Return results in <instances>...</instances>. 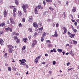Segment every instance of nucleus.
<instances>
[{
  "mask_svg": "<svg viewBox=\"0 0 79 79\" xmlns=\"http://www.w3.org/2000/svg\"><path fill=\"white\" fill-rule=\"evenodd\" d=\"M29 7V6L27 4H23L22 5V8L23 10V11L24 12L26 13V9L28 8Z\"/></svg>",
  "mask_w": 79,
  "mask_h": 79,
  "instance_id": "f257e3e1",
  "label": "nucleus"
},
{
  "mask_svg": "<svg viewBox=\"0 0 79 79\" xmlns=\"http://www.w3.org/2000/svg\"><path fill=\"white\" fill-rule=\"evenodd\" d=\"M7 47H8L9 48L8 51L9 53H11L13 52V49L12 48H14V47L11 45H8Z\"/></svg>",
  "mask_w": 79,
  "mask_h": 79,
  "instance_id": "f03ea898",
  "label": "nucleus"
},
{
  "mask_svg": "<svg viewBox=\"0 0 79 79\" xmlns=\"http://www.w3.org/2000/svg\"><path fill=\"white\" fill-rule=\"evenodd\" d=\"M37 44V41L36 40H34L33 41V43H32L31 47L33 48L34 46Z\"/></svg>",
  "mask_w": 79,
  "mask_h": 79,
  "instance_id": "7ed1b4c3",
  "label": "nucleus"
},
{
  "mask_svg": "<svg viewBox=\"0 0 79 79\" xmlns=\"http://www.w3.org/2000/svg\"><path fill=\"white\" fill-rule=\"evenodd\" d=\"M28 19L30 22H32L33 21L34 19L32 16H30L29 17V19Z\"/></svg>",
  "mask_w": 79,
  "mask_h": 79,
  "instance_id": "20e7f679",
  "label": "nucleus"
},
{
  "mask_svg": "<svg viewBox=\"0 0 79 79\" xmlns=\"http://www.w3.org/2000/svg\"><path fill=\"white\" fill-rule=\"evenodd\" d=\"M44 28H43V27H41V28H38V30L40 32H44V30H43Z\"/></svg>",
  "mask_w": 79,
  "mask_h": 79,
  "instance_id": "39448f33",
  "label": "nucleus"
},
{
  "mask_svg": "<svg viewBox=\"0 0 79 79\" xmlns=\"http://www.w3.org/2000/svg\"><path fill=\"white\" fill-rule=\"evenodd\" d=\"M4 41L3 40H0V44L1 45H4Z\"/></svg>",
  "mask_w": 79,
  "mask_h": 79,
  "instance_id": "423d86ee",
  "label": "nucleus"
},
{
  "mask_svg": "<svg viewBox=\"0 0 79 79\" xmlns=\"http://www.w3.org/2000/svg\"><path fill=\"white\" fill-rule=\"evenodd\" d=\"M62 28L64 31V32L65 33H66V32H67V29L66 28V27H63Z\"/></svg>",
  "mask_w": 79,
  "mask_h": 79,
  "instance_id": "0eeeda50",
  "label": "nucleus"
},
{
  "mask_svg": "<svg viewBox=\"0 0 79 79\" xmlns=\"http://www.w3.org/2000/svg\"><path fill=\"white\" fill-rule=\"evenodd\" d=\"M33 25L34 27L36 28L38 27V25H37L36 23L34 22L33 23Z\"/></svg>",
  "mask_w": 79,
  "mask_h": 79,
  "instance_id": "6e6552de",
  "label": "nucleus"
},
{
  "mask_svg": "<svg viewBox=\"0 0 79 79\" xmlns=\"http://www.w3.org/2000/svg\"><path fill=\"white\" fill-rule=\"evenodd\" d=\"M55 34L53 35V37H57L58 36V34L57 33V31H56L55 32Z\"/></svg>",
  "mask_w": 79,
  "mask_h": 79,
  "instance_id": "1a4fd4ad",
  "label": "nucleus"
},
{
  "mask_svg": "<svg viewBox=\"0 0 79 79\" xmlns=\"http://www.w3.org/2000/svg\"><path fill=\"white\" fill-rule=\"evenodd\" d=\"M76 7H74L72 9V11L73 13H74L76 11Z\"/></svg>",
  "mask_w": 79,
  "mask_h": 79,
  "instance_id": "9d476101",
  "label": "nucleus"
},
{
  "mask_svg": "<svg viewBox=\"0 0 79 79\" xmlns=\"http://www.w3.org/2000/svg\"><path fill=\"white\" fill-rule=\"evenodd\" d=\"M18 15L19 16H22V13H21V11H18Z\"/></svg>",
  "mask_w": 79,
  "mask_h": 79,
  "instance_id": "9b49d317",
  "label": "nucleus"
},
{
  "mask_svg": "<svg viewBox=\"0 0 79 79\" xmlns=\"http://www.w3.org/2000/svg\"><path fill=\"white\" fill-rule=\"evenodd\" d=\"M75 36V34H71L69 36V37L71 38H74V36Z\"/></svg>",
  "mask_w": 79,
  "mask_h": 79,
  "instance_id": "f8f14e48",
  "label": "nucleus"
},
{
  "mask_svg": "<svg viewBox=\"0 0 79 79\" xmlns=\"http://www.w3.org/2000/svg\"><path fill=\"white\" fill-rule=\"evenodd\" d=\"M15 2L16 5H18L19 4V2H18V0H15Z\"/></svg>",
  "mask_w": 79,
  "mask_h": 79,
  "instance_id": "ddd939ff",
  "label": "nucleus"
},
{
  "mask_svg": "<svg viewBox=\"0 0 79 79\" xmlns=\"http://www.w3.org/2000/svg\"><path fill=\"white\" fill-rule=\"evenodd\" d=\"M44 39H45V38H44V37L43 36V35H42V37L41 38V42H43L44 40Z\"/></svg>",
  "mask_w": 79,
  "mask_h": 79,
  "instance_id": "4468645a",
  "label": "nucleus"
},
{
  "mask_svg": "<svg viewBox=\"0 0 79 79\" xmlns=\"http://www.w3.org/2000/svg\"><path fill=\"white\" fill-rule=\"evenodd\" d=\"M28 31L30 32H32L33 31H32V28H30L28 29Z\"/></svg>",
  "mask_w": 79,
  "mask_h": 79,
  "instance_id": "2eb2a0df",
  "label": "nucleus"
},
{
  "mask_svg": "<svg viewBox=\"0 0 79 79\" xmlns=\"http://www.w3.org/2000/svg\"><path fill=\"white\" fill-rule=\"evenodd\" d=\"M7 14V12H6V11H5L4 12V17H6V15Z\"/></svg>",
  "mask_w": 79,
  "mask_h": 79,
  "instance_id": "dca6fc26",
  "label": "nucleus"
},
{
  "mask_svg": "<svg viewBox=\"0 0 79 79\" xmlns=\"http://www.w3.org/2000/svg\"><path fill=\"white\" fill-rule=\"evenodd\" d=\"M57 51H58V52H59L60 53H61L62 52H63V50H62V49H60L58 48L57 49Z\"/></svg>",
  "mask_w": 79,
  "mask_h": 79,
  "instance_id": "f3484780",
  "label": "nucleus"
},
{
  "mask_svg": "<svg viewBox=\"0 0 79 79\" xmlns=\"http://www.w3.org/2000/svg\"><path fill=\"white\" fill-rule=\"evenodd\" d=\"M27 40V39L26 38H24L23 39V41H24L25 43H26V42H27V41H26V40Z\"/></svg>",
  "mask_w": 79,
  "mask_h": 79,
  "instance_id": "a211bd4d",
  "label": "nucleus"
},
{
  "mask_svg": "<svg viewBox=\"0 0 79 79\" xmlns=\"http://www.w3.org/2000/svg\"><path fill=\"white\" fill-rule=\"evenodd\" d=\"M20 64L23 65V66H25V65L26 64L25 63L21 62L20 63Z\"/></svg>",
  "mask_w": 79,
  "mask_h": 79,
  "instance_id": "6ab92c4d",
  "label": "nucleus"
},
{
  "mask_svg": "<svg viewBox=\"0 0 79 79\" xmlns=\"http://www.w3.org/2000/svg\"><path fill=\"white\" fill-rule=\"evenodd\" d=\"M1 24H2V27H3V26H5L6 25H5V23L4 22H3L1 23Z\"/></svg>",
  "mask_w": 79,
  "mask_h": 79,
  "instance_id": "aec40b11",
  "label": "nucleus"
},
{
  "mask_svg": "<svg viewBox=\"0 0 79 79\" xmlns=\"http://www.w3.org/2000/svg\"><path fill=\"white\" fill-rule=\"evenodd\" d=\"M17 10V9L16 8H14L13 9V13H15Z\"/></svg>",
  "mask_w": 79,
  "mask_h": 79,
  "instance_id": "412c9836",
  "label": "nucleus"
},
{
  "mask_svg": "<svg viewBox=\"0 0 79 79\" xmlns=\"http://www.w3.org/2000/svg\"><path fill=\"white\" fill-rule=\"evenodd\" d=\"M26 60L24 59H22V61L21 62V63H26Z\"/></svg>",
  "mask_w": 79,
  "mask_h": 79,
  "instance_id": "4be33fe9",
  "label": "nucleus"
},
{
  "mask_svg": "<svg viewBox=\"0 0 79 79\" xmlns=\"http://www.w3.org/2000/svg\"><path fill=\"white\" fill-rule=\"evenodd\" d=\"M48 47L49 48H50L51 47H52V44H48Z\"/></svg>",
  "mask_w": 79,
  "mask_h": 79,
  "instance_id": "5701e85b",
  "label": "nucleus"
},
{
  "mask_svg": "<svg viewBox=\"0 0 79 79\" xmlns=\"http://www.w3.org/2000/svg\"><path fill=\"white\" fill-rule=\"evenodd\" d=\"M63 15H64V18H65V17L66 16V14L65 13V12H64L63 13Z\"/></svg>",
  "mask_w": 79,
  "mask_h": 79,
  "instance_id": "b1692460",
  "label": "nucleus"
},
{
  "mask_svg": "<svg viewBox=\"0 0 79 79\" xmlns=\"http://www.w3.org/2000/svg\"><path fill=\"white\" fill-rule=\"evenodd\" d=\"M10 29V27H9L6 28H5V30L6 31H8Z\"/></svg>",
  "mask_w": 79,
  "mask_h": 79,
  "instance_id": "393cba45",
  "label": "nucleus"
},
{
  "mask_svg": "<svg viewBox=\"0 0 79 79\" xmlns=\"http://www.w3.org/2000/svg\"><path fill=\"white\" fill-rule=\"evenodd\" d=\"M42 35H43V37H44V36H45L46 35V33H45V32H44L42 34Z\"/></svg>",
  "mask_w": 79,
  "mask_h": 79,
  "instance_id": "a878e982",
  "label": "nucleus"
},
{
  "mask_svg": "<svg viewBox=\"0 0 79 79\" xmlns=\"http://www.w3.org/2000/svg\"><path fill=\"white\" fill-rule=\"evenodd\" d=\"M35 63H36V64L37 63H38V62H39V60L37 59H35Z\"/></svg>",
  "mask_w": 79,
  "mask_h": 79,
  "instance_id": "bb28decb",
  "label": "nucleus"
},
{
  "mask_svg": "<svg viewBox=\"0 0 79 79\" xmlns=\"http://www.w3.org/2000/svg\"><path fill=\"white\" fill-rule=\"evenodd\" d=\"M25 48H26V46H24L22 48V50H24Z\"/></svg>",
  "mask_w": 79,
  "mask_h": 79,
  "instance_id": "cd10ccee",
  "label": "nucleus"
},
{
  "mask_svg": "<svg viewBox=\"0 0 79 79\" xmlns=\"http://www.w3.org/2000/svg\"><path fill=\"white\" fill-rule=\"evenodd\" d=\"M73 44H77V41H74V40H73Z\"/></svg>",
  "mask_w": 79,
  "mask_h": 79,
  "instance_id": "c85d7f7f",
  "label": "nucleus"
},
{
  "mask_svg": "<svg viewBox=\"0 0 79 79\" xmlns=\"http://www.w3.org/2000/svg\"><path fill=\"white\" fill-rule=\"evenodd\" d=\"M42 32H40V31H39L38 32V35H41V34H42Z\"/></svg>",
  "mask_w": 79,
  "mask_h": 79,
  "instance_id": "c756f323",
  "label": "nucleus"
},
{
  "mask_svg": "<svg viewBox=\"0 0 79 79\" xmlns=\"http://www.w3.org/2000/svg\"><path fill=\"white\" fill-rule=\"evenodd\" d=\"M49 9H50V10H52V11H53V10H54V9H53V8H52V7H49Z\"/></svg>",
  "mask_w": 79,
  "mask_h": 79,
  "instance_id": "7c9ffc66",
  "label": "nucleus"
},
{
  "mask_svg": "<svg viewBox=\"0 0 79 79\" xmlns=\"http://www.w3.org/2000/svg\"><path fill=\"white\" fill-rule=\"evenodd\" d=\"M40 56H38V57H37L36 58V59L37 60H39V59H40Z\"/></svg>",
  "mask_w": 79,
  "mask_h": 79,
  "instance_id": "2f4dec72",
  "label": "nucleus"
},
{
  "mask_svg": "<svg viewBox=\"0 0 79 79\" xmlns=\"http://www.w3.org/2000/svg\"><path fill=\"white\" fill-rule=\"evenodd\" d=\"M11 24H15V23L14 21H12L11 22Z\"/></svg>",
  "mask_w": 79,
  "mask_h": 79,
  "instance_id": "473e14b6",
  "label": "nucleus"
},
{
  "mask_svg": "<svg viewBox=\"0 0 79 79\" xmlns=\"http://www.w3.org/2000/svg\"><path fill=\"white\" fill-rule=\"evenodd\" d=\"M15 7V6H9V7H10V8H13V7Z\"/></svg>",
  "mask_w": 79,
  "mask_h": 79,
  "instance_id": "72a5a7b5",
  "label": "nucleus"
},
{
  "mask_svg": "<svg viewBox=\"0 0 79 79\" xmlns=\"http://www.w3.org/2000/svg\"><path fill=\"white\" fill-rule=\"evenodd\" d=\"M47 12L46 11L44 12L43 13V15H46V14H47Z\"/></svg>",
  "mask_w": 79,
  "mask_h": 79,
  "instance_id": "f704fd0d",
  "label": "nucleus"
},
{
  "mask_svg": "<svg viewBox=\"0 0 79 79\" xmlns=\"http://www.w3.org/2000/svg\"><path fill=\"white\" fill-rule=\"evenodd\" d=\"M14 38L15 40H17L18 39V38H17V36H14Z\"/></svg>",
  "mask_w": 79,
  "mask_h": 79,
  "instance_id": "c9c22d12",
  "label": "nucleus"
},
{
  "mask_svg": "<svg viewBox=\"0 0 79 79\" xmlns=\"http://www.w3.org/2000/svg\"><path fill=\"white\" fill-rule=\"evenodd\" d=\"M16 42L17 44H19V39H18L16 40Z\"/></svg>",
  "mask_w": 79,
  "mask_h": 79,
  "instance_id": "e433bc0d",
  "label": "nucleus"
},
{
  "mask_svg": "<svg viewBox=\"0 0 79 79\" xmlns=\"http://www.w3.org/2000/svg\"><path fill=\"white\" fill-rule=\"evenodd\" d=\"M35 15H37L38 14V11L37 10L35 11Z\"/></svg>",
  "mask_w": 79,
  "mask_h": 79,
  "instance_id": "4c0bfd02",
  "label": "nucleus"
},
{
  "mask_svg": "<svg viewBox=\"0 0 79 79\" xmlns=\"http://www.w3.org/2000/svg\"><path fill=\"white\" fill-rule=\"evenodd\" d=\"M19 27H21L22 26V24H21V23H20L19 24Z\"/></svg>",
  "mask_w": 79,
  "mask_h": 79,
  "instance_id": "58836bf2",
  "label": "nucleus"
},
{
  "mask_svg": "<svg viewBox=\"0 0 79 79\" xmlns=\"http://www.w3.org/2000/svg\"><path fill=\"white\" fill-rule=\"evenodd\" d=\"M43 3L44 6L46 5V3L45 2V0H44L43 1Z\"/></svg>",
  "mask_w": 79,
  "mask_h": 79,
  "instance_id": "ea45409f",
  "label": "nucleus"
},
{
  "mask_svg": "<svg viewBox=\"0 0 79 79\" xmlns=\"http://www.w3.org/2000/svg\"><path fill=\"white\" fill-rule=\"evenodd\" d=\"M22 21L23 23H24V22H25V18H23L22 19Z\"/></svg>",
  "mask_w": 79,
  "mask_h": 79,
  "instance_id": "a19ab883",
  "label": "nucleus"
},
{
  "mask_svg": "<svg viewBox=\"0 0 79 79\" xmlns=\"http://www.w3.org/2000/svg\"><path fill=\"white\" fill-rule=\"evenodd\" d=\"M8 70L9 71H11V67H9L8 68Z\"/></svg>",
  "mask_w": 79,
  "mask_h": 79,
  "instance_id": "79ce46f5",
  "label": "nucleus"
},
{
  "mask_svg": "<svg viewBox=\"0 0 79 79\" xmlns=\"http://www.w3.org/2000/svg\"><path fill=\"white\" fill-rule=\"evenodd\" d=\"M13 16H14V17H16V14H15V13H13Z\"/></svg>",
  "mask_w": 79,
  "mask_h": 79,
  "instance_id": "37998d69",
  "label": "nucleus"
},
{
  "mask_svg": "<svg viewBox=\"0 0 79 79\" xmlns=\"http://www.w3.org/2000/svg\"><path fill=\"white\" fill-rule=\"evenodd\" d=\"M73 31L74 32H77V30L76 29H73Z\"/></svg>",
  "mask_w": 79,
  "mask_h": 79,
  "instance_id": "c03bdc74",
  "label": "nucleus"
},
{
  "mask_svg": "<svg viewBox=\"0 0 79 79\" xmlns=\"http://www.w3.org/2000/svg\"><path fill=\"white\" fill-rule=\"evenodd\" d=\"M41 7V6L38 5V9H40Z\"/></svg>",
  "mask_w": 79,
  "mask_h": 79,
  "instance_id": "a18cd8bd",
  "label": "nucleus"
},
{
  "mask_svg": "<svg viewBox=\"0 0 79 79\" xmlns=\"http://www.w3.org/2000/svg\"><path fill=\"white\" fill-rule=\"evenodd\" d=\"M53 65H55L56 64V62L55 61H53Z\"/></svg>",
  "mask_w": 79,
  "mask_h": 79,
  "instance_id": "49530a36",
  "label": "nucleus"
},
{
  "mask_svg": "<svg viewBox=\"0 0 79 79\" xmlns=\"http://www.w3.org/2000/svg\"><path fill=\"white\" fill-rule=\"evenodd\" d=\"M3 34V31H0V35H1L2 34Z\"/></svg>",
  "mask_w": 79,
  "mask_h": 79,
  "instance_id": "de8ad7c7",
  "label": "nucleus"
},
{
  "mask_svg": "<svg viewBox=\"0 0 79 79\" xmlns=\"http://www.w3.org/2000/svg\"><path fill=\"white\" fill-rule=\"evenodd\" d=\"M58 26H59V24L58 23H57L56 25V27H58Z\"/></svg>",
  "mask_w": 79,
  "mask_h": 79,
  "instance_id": "09e8293b",
  "label": "nucleus"
},
{
  "mask_svg": "<svg viewBox=\"0 0 79 79\" xmlns=\"http://www.w3.org/2000/svg\"><path fill=\"white\" fill-rule=\"evenodd\" d=\"M28 39H29V40H30V39H31V35L28 36Z\"/></svg>",
  "mask_w": 79,
  "mask_h": 79,
  "instance_id": "8fccbe9b",
  "label": "nucleus"
},
{
  "mask_svg": "<svg viewBox=\"0 0 79 79\" xmlns=\"http://www.w3.org/2000/svg\"><path fill=\"white\" fill-rule=\"evenodd\" d=\"M10 22H11V21H13V19L12 18H10Z\"/></svg>",
  "mask_w": 79,
  "mask_h": 79,
  "instance_id": "3c124183",
  "label": "nucleus"
},
{
  "mask_svg": "<svg viewBox=\"0 0 79 79\" xmlns=\"http://www.w3.org/2000/svg\"><path fill=\"white\" fill-rule=\"evenodd\" d=\"M13 35H15V34H16V32L15 31L13 32Z\"/></svg>",
  "mask_w": 79,
  "mask_h": 79,
  "instance_id": "603ef678",
  "label": "nucleus"
},
{
  "mask_svg": "<svg viewBox=\"0 0 79 79\" xmlns=\"http://www.w3.org/2000/svg\"><path fill=\"white\" fill-rule=\"evenodd\" d=\"M54 52H56V49L54 48L53 49Z\"/></svg>",
  "mask_w": 79,
  "mask_h": 79,
  "instance_id": "864d4df0",
  "label": "nucleus"
},
{
  "mask_svg": "<svg viewBox=\"0 0 79 79\" xmlns=\"http://www.w3.org/2000/svg\"><path fill=\"white\" fill-rule=\"evenodd\" d=\"M68 34V35H71V33H70L68 31V33H67Z\"/></svg>",
  "mask_w": 79,
  "mask_h": 79,
  "instance_id": "5fc2aeb1",
  "label": "nucleus"
},
{
  "mask_svg": "<svg viewBox=\"0 0 79 79\" xmlns=\"http://www.w3.org/2000/svg\"><path fill=\"white\" fill-rule=\"evenodd\" d=\"M71 20H72V22H73V23H74V22H75V20H73V19H71Z\"/></svg>",
  "mask_w": 79,
  "mask_h": 79,
  "instance_id": "6e6d98bb",
  "label": "nucleus"
},
{
  "mask_svg": "<svg viewBox=\"0 0 79 79\" xmlns=\"http://www.w3.org/2000/svg\"><path fill=\"white\" fill-rule=\"evenodd\" d=\"M68 3H69V2L68 1H67L66 3V5L68 6Z\"/></svg>",
  "mask_w": 79,
  "mask_h": 79,
  "instance_id": "4d7b16f0",
  "label": "nucleus"
},
{
  "mask_svg": "<svg viewBox=\"0 0 79 79\" xmlns=\"http://www.w3.org/2000/svg\"><path fill=\"white\" fill-rule=\"evenodd\" d=\"M77 23L76 22H75L74 23V24L75 26H77Z\"/></svg>",
  "mask_w": 79,
  "mask_h": 79,
  "instance_id": "13d9d810",
  "label": "nucleus"
},
{
  "mask_svg": "<svg viewBox=\"0 0 79 79\" xmlns=\"http://www.w3.org/2000/svg\"><path fill=\"white\" fill-rule=\"evenodd\" d=\"M58 2L59 4H61V2H60L59 1H58Z\"/></svg>",
  "mask_w": 79,
  "mask_h": 79,
  "instance_id": "bf43d9fd",
  "label": "nucleus"
},
{
  "mask_svg": "<svg viewBox=\"0 0 79 79\" xmlns=\"http://www.w3.org/2000/svg\"><path fill=\"white\" fill-rule=\"evenodd\" d=\"M34 35L35 36H36L37 35V32H35L34 33Z\"/></svg>",
  "mask_w": 79,
  "mask_h": 79,
  "instance_id": "052dcab7",
  "label": "nucleus"
},
{
  "mask_svg": "<svg viewBox=\"0 0 79 79\" xmlns=\"http://www.w3.org/2000/svg\"><path fill=\"white\" fill-rule=\"evenodd\" d=\"M34 11H37V8H35Z\"/></svg>",
  "mask_w": 79,
  "mask_h": 79,
  "instance_id": "680f3d73",
  "label": "nucleus"
},
{
  "mask_svg": "<svg viewBox=\"0 0 79 79\" xmlns=\"http://www.w3.org/2000/svg\"><path fill=\"white\" fill-rule=\"evenodd\" d=\"M47 21H48V22H50L51 21V19H48V20Z\"/></svg>",
  "mask_w": 79,
  "mask_h": 79,
  "instance_id": "e2e57ef3",
  "label": "nucleus"
},
{
  "mask_svg": "<svg viewBox=\"0 0 79 79\" xmlns=\"http://www.w3.org/2000/svg\"><path fill=\"white\" fill-rule=\"evenodd\" d=\"M73 53V51L72 50H71L69 52V53H70V54H71Z\"/></svg>",
  "mask_w": 79,
  "mask_h": 79,
  "instance_id": "0e129e2a",
  "label": "nucleus"
},
{
  "mask_svg": "<svg viewBox=\"0 0 79 79\" xmlns=\"http://www.w3.org/2000/svg\"><path fill=\"white\" fill-rule=\"evenodd\" d=\"M46 42H47L48 43V42H50V40H46Z\"/></svg>",
  "mask_w": 79,
  "mask_h": 79,
  "instance_id": "69168bd1",
  "label": "nucleus"
},
{
  "mask_svg": "<svg viewBox=\"0 0 79 79\" xmlns=\"http://www.w3.org/2000/svg\"><path fill=\"white\" fill-rule=\"evenodd\" d=\"M77 29H79V25L77 26Z\"/></svg>",
  "mask_w": 79,
  "mask_h": 79,
  "instance_id": "338daca9",
  "label": "nucleus"
},
{
  "mask_svg": "<svg viewBox=\"0 0 79 79\" xmlns=\"http://www.w3.org/2000/svg\"><path fill=\"white\" fill-rule=\"evenodd\" d=\"M45 56H48V54H45Z\"/></svg>",
  "mask_w": 79,
  "mask_h": 79,
  "instance_id": "774afa93",
  "label": "nucleus"
}]
</instances>
